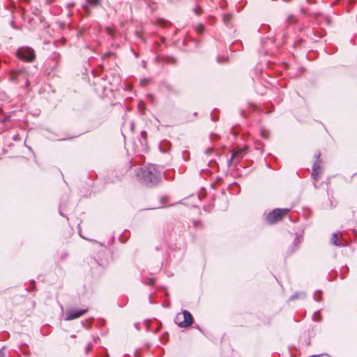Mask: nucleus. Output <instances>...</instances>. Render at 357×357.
Masks as SVG:
<instances>
[{
	"label": "nucleus",
	"instance_id": "nucleus-13",
	"mask_svg": "<svg viewBox=\"0 0 357 357\" xmlns=\"http://www.w3.org/2000/svg\"><path fill=\"white\" fill-rule=\"evenodd\" d=\"M298 295H299V294H295L292 295L290 298V300H294V299L298 298Z\"/></svg>",
	"mask_w": 357,
	"mask_h": 357
},
{
	"label": "nucleus",
	"instance_id": "nucleus-7",
	"mask_svg": "<svg viewBox=\"0 0 357 357\" xmlns=\"http://www.w3.org/2000/svg\"><path fill=\"white\" fill-rule=\"evenodd\" d=\"M246 149H247V147L245 146L236 151H234L232 153L231 158L228 160V165H229L231 163L233 160H238L241 158H243L244 154L246 153Z\"/></svg>",
	"mask_w": 357,
	"mask_h": 357
},
{
	"label": "nucleus",
	"instance_id": "nucleus-17",
	"mask_svg": "<svg viewBox=\"0 0 357 357\" xmlns=\"http://www.w3.org/2000/svg\"><path fill=\"white\" fill-rule=\"evenodd\" d=\"M144 103H142H142H139V108H140V109H141V107H144Z\"/></svg>",
	"mask_w": 357,
	"mask_h": 357
},
{
	"label": "nucleus",
	"instance_id": "nucleus-19",
	"mask_svg": "<svg viewBox=\"0 0 357 357\" xmlns=\"http://www.w3.org/2000/svg\"><path fill=\"white\" fill-rule=\"evenodd\" d=\"M224 19H225V22L227 20L225 15Z\"/></svg>",
	"mask_w": 357,
	"mask_h": 357
},
{
	"label": "nucleus",
	"instance_id": "nucleus-3",
	"mask_svg": "<svg viewBox=\"0 0 357 357\" xmlns=\"http://www.w3.org/2000/svg\"><path fill=\"white\" fill-rule=\"evenodd\" d=\"M16 54L20 59L27 62H32L36 59L34 50L29 47L20 48Z\"/></svg>",
	"mask_w": 357,
	"mask_h": 357
},
{
	"label": "nucleus",
	"instance_id": "nucleus-9",
	"mask_svg": "<svg viewBox=\"0 0 357 357\" xmlns=\"http://www.w3.org/2000/svg\"><path fill=\"white\" fill-rule=\"evenodd\" d=\"M338 233H333L332 236H331V241L332 243V244L336 245V246H339V247H341L342 246V244L341 242H340L338 241Z\"/></svg>",
	"mask_w": 357,
	"mask_h": 357
},
{
	"label": "nucleus",
	"instance_id": "nucleus-18",
	"mask_svg": "<svg viewBox=\"0 0 357 357\" xmlns=\"http://www.w3.org/2000/svg\"><path fill=\"white\" fill-rule=\"evenodd\" d=\"M0 357H5L3 353L0 352Z\"/></svg>",
	"mask_w": 357,
	"mask_h": 357
},
{
	"label": "nucleus",
	"instance_id": "nucleus-11",
	"mask_svg": "<svg viewBox=\"0 0 357 357\" xmlns=\"http://www.w3.org/2000/svg\"><path fill=\"white\" fill-rule=\"evenodd\" d=\"M195 29L199 33H202L204 32V27L202 24H198L196 26Z\"/></svg>",
	"mask_w": 357,
	"mask_h": 357
},
{
	"label": "nucleus",
	"instance_id": "nucleus-12",
	"mask_svg": "<svg viewBox=\"0 0 357 357\" xmlns=\"http://www.w3.org/2000/svg\"><path fill=\"white\" fill-rule=\"evenodd\" d=\"M155 282V279H154V278H151V279H149V281H148L147 284H148L149 285H150V286H153V285H154Z\"/></svg>",
	"mask_w": 357,
	"mask_h": 357
},
{
	"label": "nucleus",
	"instance_id": "nucleus-4",
	"mask_svg": "<svg viewBox=\"0 0 357 357\" xmlns=\"http://www.w3.org/2000/svg\"><path fill=\"white\" fill-rule=\"evenodd\" d=\"M176 319L179 327L185 328L192 324L193 317L188 311L184 310L181 314L176 315Z\"/></svg>",
	"mask_w": 357,
	"mask_h": 357
},
{
	"label": "nucleus",
	"instance_id": "nucleus-10",
	"mask_svg": "<svg viewBox=\"0 0 357 357\" xmlns=\"http://www.w3.org/2000/svg\"><path fill=\"white\" fill-rule=\"evenodd\" d=\"M88 3L93 6H97L100 5V0H87Z\"/></svg>",
	"mask_w": 357,
	"mask_h": 357
},
{
	"label": "nucleus",
	"instance_id": "nucleus-2",
	"mask_svg": "<svg viewBox=\"0 0 357 357\" xmlns=\"http://www.w3.org/2000/svg\"><path fill=\"white\" fill-rule=\"evenodd\" d=\"M289 211V208H275L266 216V221L270 224H273L282 219Z\"/></svg>",
	"mask_w": 357,
	"mask_h": 357
},
{
	"label": "nucleus",
	"instance_id": "nucleus-1",
	"mask_svg": "<svg viewBox=\"0 0 357 357\" xmlns=\"http://www.w3.org/2000/svg\"><path fill=\"white\" fill-rule=\"evenodd\" d=\"M141 176L142 181L147 185L155 184L160 178L159 174L153 167H149L146 169H142Z\"/></svg>",
	"mask_w": 357,
	"mask_h": 357
},
{
	"label": "nucleus",
	"instance_id": "nucleus-16",
	"mask_svg": "<svg viewBox=\"0 0 357 357\" xmlns=\"http://www.w3.org/2000/svg\"><path fill=\"white\" fill-rule=\"evenodd\" d=\"M322 356V354H319V355H312V356H308V357H320V356Z\"/></svg>",
	"mask_w": 357,
	"mask_h": 357
},
{
	"label": "nucleus",
	"instance_id": "nucleus-5",
	"mask_svg": "<svg viewBox=\"0 0 357 357\" xmlns=\"http://www.w3.org/2000/svg\"><path fill=\"white\" fill-rule=\"evenodd\" d=\"M88 312V309H80V310H69L66 311V320H73L78 319L85 313Z\"/></svg>",
	"mask_w": 357,
	"mask_h": 357
},
{
	"label": "nucleus",
	"instance_id": "nucleus-6",
	"mask_svg": "<svg viewBox=\"0 0 357 357\" xmlns=\"http://www.w3.org/2000/svg\"><path fill=\"white\" fill-rule=\"evenodd\" d=\"M320 155V153L317 155V160L312 167V176L315 181L319 179V175L321 174V160H319Z\"/></svg>",
	"mask_w": 357,
	"mask_h": 357
},
{
	"label": "nucleus",
	"instance_id": "nucleus-15",
	"mask_svg": "<svg viewBox=\"0 0 357 357\" xmlns=\"http://www.w3.org/2000/svg\"><path fill=\"white\" fill-rule=\"evenodd\" d=\"M195 10V13H196L197 15H200V14L202 13V9H201V8H196Z\"/></svg>",
	"mask_w": 357,
	"mask_h": 357
},
{
	"label": "nucleus",
	"instance_id": "nucleus-8",
	"mask_svg": "<svg viewBox=\"0 0 357 357\" xmlns=\"http://www.w3.org/2000/svg\"><path fill=\"white\" fill-rule=\"evenodd\" d=\"M21 75H26V72L24 70H19L12 73L10 79L15 82H18V77Z\"/></svg>",
	"mask_w": 357,
	"mask_h": 357
},
{
	"label": "nucleus",
	"instance_id": "nucleus-14",
	"mask_svg": "<svg viewBox=\"0 0 357 357\" xmlns=\"http://www.w3.org/2000/svg\"><path fill=\"white\" fill-rule=\"evenodd\" d=\"M141 136L144 138V139H146V137H147V133L146 131H142L141 132Z\"/></svg>",
	"mask_w": 357,
	"mask_h": 357
}]
</instances>
